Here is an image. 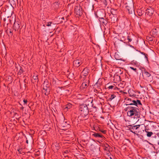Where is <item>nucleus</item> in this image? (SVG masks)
<instances>
[{
	"mask_svg": "<svg viewBox=\"0 0 159 159\" xmlns=\"http://www.w3.org/2000/svg\"><path fill=\"white\" fill-rule=\"evenodd\" d=\"M153 134V133L152 132H148L147 133V136L148 137H150Z\"/></svg>",
	"mask_w": 159,
	"mask_h": 159,
	"instance_id": "412c9836",
	"label": "nucleus"
},
{
	"mask_svg": "<svg viewBox=\"0 0 159 159\" xmlns=\"http://www.w3.org/2000/svg\"><path fill=\"white\" fill-rule=\"evenodd\" d=\"M17 151L20 154H21L22 152V149L19 148V149H18Z\"/></svg>",
	"mask_w": 159,
	"mask_h": 159,
	"instance_id": "7c9ffc66",
	"label": "nucleus"
},
{
	"mask_svg": "<svg viewBox=\"0 0 159 159\" xmlns=\"http://www.w3.org/2000/svg\"><path fill=\"white\" fill-rule=\"evenodd\" d=\"M116 97V96L114 94L111 95L110 97H109L108 100L110 101H111L113 98Z\"/></svg>",
	"mask_w": 159,
	"mask_h": 159,
	"instance_id": "393cba45",
	"label": "nucleus"
},
{
	"mask_svg": "<svg viewBox=\"0 0 159 159\" xmlns=\"http://www.w3.org/2000/svg\"><path fill=\"white\" fill-rule=\"evenodd\" d=\"M127 39L128 40L129 42H131L132 41V39H131L130 36H128L127 37Z\"/></svg>",
	"mask_w": 159,
	"mask_h": 159,
	"instance_id": "c756f323",
	"label": "nucleus"
},
{
	"mask_svg": "<svg viewBox=\"0 0 159 159\" xmlns=\"http://www.w3.org/2000/svg\"><path fill=\"white\" fill-rule=\"evenodd\" d=\"M101 2L104 4V7H105L107 5V1H102Z\"/></svg>",
	"mask_w": 159,
	"mask_h": 159,
	"instance_id": "cd10ccee",
	"label": "nucleus"
},
{
	"mask_svg": "<svg viewBox=\"0 0 159 159\" xmlns=\"http://www.w3.org/2000/svg\"><path fill=\"white\" fill-rule=\"evenodd\" d=\"M20 21L15 20L14 24V29L15 31L18 30L20 28Z\"/></svg>",
	"mask_w": 159,
	"mask_h": 159,
	"instance_id": "1a4fd4ad",
	"label": "nucleus"
},
{
	"mask_svg": "<svg viewBox=\"0 0 159 159\" xmlns=\"http://www.w3.org/2000/svg\"><path fill=\"white\" fill-rule=\"evenodd\" d=\"M71 107L72 104L70 103H69L66 105L65 108H67V109H70Z\"/></svg>",
	"mask_w": 159,
	"mask_h": 159,
	"instance_id": "a878e982",
	"label": "nucleus"
},
{
	"mask_svg": "<svg viewBox=\"0 0 159 159\" xmlns=\"http://www.w3.org/2000/svg\"><path fill=\"white\" fill-rule=\"evenodd\" d=\"M69 152V151L67 150H66L64 152V153L67 154V153H68Z\"/></svg>",
	"mask_w": 159,
	"mask_h": 159,
	"instance_id": "ea45409f",
	"label": "nucleus"
},
{
	"mask_svg": "<svg viewBox=\"0 0 159 159\" xmlns=\"http://www.w3.org/2000/svg\"><path fill=\"white\" fill-rule=\"evenodd\" d=\"M159 33V28H154L152 30V34L154 36H157Z\"/></svg>",
	"mask_w": 159,
	"mask_h": 159,
	"instance_id": "9b49d317",
	"label": "nucleus"
},
{
	"mask_svg": "<svg viewBox=\"0 0 159 159\" xmlns=\"http://www.w3.org/2000/svg\"><path fill=\"white\" fill-rule=\"evenodd\" d=\"M156 134L157 136L159 137V133H157Z\"/></svg>",
	"mask_w": 159,
	"mask_h": 159,
	"instance_id": "37998d69",
	"label": "nucleus"
},
{
	"mask_svg": "<svg viewBox=\"0 0 159 159\" xmlns=\"http://www.w3.org/2000/svg\"><path fill=\"white\" fill-rule=\"evenodd\" d=\"M89 72V69L88 67H85L83 70L82 73L83 75L85 76H86L88 74Z\"/></svg>",
	"mask_w": 159,
	"mask_h": 159,
	"instance_id": "9d476101",
	"label": "nucleus"
},
{
	"mask_svg": "<svg viewBox=\"0 0 159 159\" xmlns=\"http://www.w3.org/2000/svg\"><path fill=\"white\" fill-rule=\"evenodd\" d=\"M115 87V86H113V85H111V86H109L108 87V88L109 89H113V88H114Z\"/></svg>",
	"mask_w": 159,
	"mask_h": 159,
	"instance_id": "72a5a7b5",
	"label": "nucleus"
},
{
	"mask_svg": "<svg viewBox=\"0 0 159 159\" xmlns=\"http://www.w3.org/2000/svg\"><path fill=\"white\" fill-rule=\"evenodd\" d=\"M93 99H89L87 101L86 104H83L79 107V112L82 117H84L88 115L89 113V109L88 106L89 107H91L95 108L96 110L97 107L93 106Z\"/></svg>",
	"mask_w": 159,
	"mask_h": 159,
	"instance_id": "f257e3e1",
	"label": "nucleus"
},
{
	"mask_svg": "<svg viewBox=\"0 0 159 159\" xmlns=\"http://www.w3.org/2000/svg\"><path fill=\"white\" fill-rule=\"evenodd\" d=\"M24 107H23L22 108V109H23Z\"/></svg>",
	"mask_w": 159,
	"mask_h": 159,
	"instance_id": "603ef678",
	"label": "nucleus"
},
{
	"mask_svg": "<svg viewBox=\"0 0 159 159\" xmlns=\"http://www.w3.org/2000/svg\"><path fill=\"white\" fill-rule=\"evenodd\" d=\"M16 2H17V4H18L19 3V1H16Z\"/></svg>",
	"mask_w": 159,
	"mask_h": 159,
	"instance_id": "c03bdc74",
	"label": "nucleus"
},
{
	"mask_svg": "<svg viewBox=\"0 0 159 159\" xmlns=\"http://www.w3.org/2000/svg\"><path fill=\"white\" fill-rule=\"evenodd\" d=\"M75 12L78 16H80L82 14V8L79 5L76 6L75 7Z\"/></svg>",
	"mask_w": 159,
	"mask_h": 159,
	"instance_id": "7ed1b4c3",
	"label": "nucleus"
},
{
	"mask_svg": "<svg viewBox=\"0 0 159 159\" xmlns=\"http://www.w3.org/2000/svg\"><path fill=\"white\" fill-rule=\"evenodd\" d=\"M52 22H49L48 23H47V24L46 25L47 26H51V25L52 24Z\"/></svg>",
	"mask_w": 159,
	"mask_h": 159,
	"instance_id": "2f4dec72",
	"label": "nucleus"
},
{
	"mask_svg": "<svg viewBox=\"0 0 159 159\" xmlns=\"http://www.w3.org/2000/svg\"><path fill=\"white\" fill-rule=\"evenodd\" d=\"M82 63L83 62L81 59H77L73 61V65L75 67H79Z\"/></svg>",
	"mask_w": 159,
	"mask_h": 159,
	"instance_id": "39448f33",
	"label": "nucleus"
},
{
	"mask_svg": "<svg viewBox=\"0 0 159 159\" xmlns=\"http://www.w3.org/2000/svg\"><path fill=\"white\" fill-rule=\"evenodd\" d=\"M135 126H136V128H137V129L139 128L140 125H135Z\"/></svg>",
	"mask_w": 159,
	"mask_h": 159,
	"instance_id": "58836bf2",
	"label": "nucleus"
},
{
	"mask_svg": "<svg viewBox=\"0 0 159 159\" xmlns=\"http://www.w3.org/2000/svg\"><path fill=\"white\" fill-rule=\"evenodd\" d=\"M128 129L130 131V132L133 133L134 134H136L135 131V130H137L136 126L134 125V124L130 125L127 126Z\"/></svg>",
	"mask_w": 159,
	"mask_h": 159,
	"instance_id": "423d86ee",
	"label": "nucleus"
},
{
	"mask_svg": "<svg viewBox=\"0 0 159 159\" xmlns=\"http://www.w3.org/2000/svg\"><path fill=\"white\" fill-rule=\"evenodd\" d=\"M130 68L131 69H132V70H134V71L135 72H137V69L136 68H134V67H130Z\"/></svg>",
	"mask_w": 159,
	"mask_h": 159,
	"instance_id": "473e14b6",
	"label": "nucleus"
},
{
	"mask_svg": "<svg viewBox=\"0 0 159 159\" xmlns=\"http://www.w3.org/2000/svg\"><path fill=\"white\" fill-rule=\"evenodd\" d=\"M97 90L96 89L95 90V92H97Z\"/></svg>",
	"mask_w": 159,
	"mask_h": 159,
	"instance_id": "8fccbe9b",
	"label": "nucleus"
},
{
	"mask_svg": "<svg viewBox=\"0 0 159 159\" xmlns=\"http://www.w3.org/2000/svg\"><path fill=\"white\" fill-rule=\"evenodd\" d=\"M132 63L133 64H134L135 65H137L138 64V63L136 61H132Z\"/></svg>",
	"mask_w": 159,
	"mask_h": 159,
	"instance_id": "e433bc0d",
	"label": "nucleus"
},
{
	"mask_svg": "<svg viewBox=\"0 0 159 159\" xmlns=\"http://www.w3.org/2000/svg\"><path fill=\"white\" fill-rule=\"evenodd\" d=\"M6 32L7 34H8V35L9 36H12L13 34L11 30H6Z\"/></svg>",
	"mask_w": 159,
	"mask_h": 159,
	"instance_id": "4be33fe9",
	"label": "nucleus"
},
{
	"mask_svg": "<svg viewBox=\"0 0 159 159\" xmlns=\"http://www.w3.org/2000/svg\"><path fill=\"white\" fill-rule=\"evenodd\" d=\"M154 12V10L152 9L148 8L146 10V13L148 14L149 16L152 15Z\"/></svg>",
	"mask_w": 159,
	"mask_h": 159,
	"instance_id": "4468645a",
	"label": "nucleus"
},
{
	"mask_svg": "<svg viewBox=\"0 0 159 159\" xmlns=\"http://www.w3.org/2000/svg\"><path fill=\"white\" fill-rule=\"evenodd\" d=\"M132 102H133V103H130L129 104H126V105H129V106L134 105L136 107H138V105H142L140 101L139 100H133Z\"/></svg>",
	"mask_w": 159,
	"mask_h": 159,
	"instance_id": "6e6552de",
	"label": "nucleus"
},
{
	"mask_svg": "<svg viewBox=\"0 0 159 159\" xmlns=\"http://www.w3.org/2000/svg\"><path fill=\"white\" fill-rule=\"evenodd\" d=\"M92 135L95 138H102L103 137L102 135L97 133H93L92 134Z\"/></svg>",
	"mask_w": 159,
	"mask_h": 159,
	"instance_id": "2eb2a0df",
	"label": "nucleus"
},
{
	"mask_svg": "<svg viewBox=\"0 0 159 159\" xmlns=\"http://www.w3.org/2000/svg\"><path fill=\"white\" fill-rule=\"evenodd\" d=\"M49 85L44 82L43 84V90L45 92L44 94L46 95H48L50 92V89L49 88Z\"/></svg>",
	"mask_w": 159,
	"mask_h": 159,
	"instance_id": "20e7f679",
	"label": "nucleus"
},
{
	"mask_svg": "<svg viewBox=\"0 0 159 159\" xmlns=\"http://www.w3.org/2000/svg\"><path fill=\"white\" fill-rule=\"evenodd\" d=\"M106 157L107 159H112L113 157L109 151H107L106 154Z\"/></svg>",
	"mask_w": 159,
	"mask_h": 159,
	"instance_id": "f8f14e48",
	"label": "nucleus"
},
{
	"mask_svg": "<svg viewBox=\"0 0 159 159\" xmlns=\"http://www.w3.org/2000/svg\"><path fill=\"white\" fill-rule=\"evenodd\" d=\"M61 126L63 127H64L65 126V125H64L63 124H62Z\"/></svg>",
	"mask_w": 159,
	"mask_h": 159,
	"instance_id": "a18cd8bd",
	"label": "nucleus"
},
{
	"mask_svg": "<svg viewBox=\"0 0 159 159\" xmlns=\"http://www.w3.org/2000/svg\"><path fill=\"white\" fill-rule=\"evenodd\" d=\"M61 19L62 20H64V21H63V20H61V21L62 22H65L67 20V17H65V19L64 18V17H62L61 18Z\"/></svg>",
	"mask_w": 159,
	"mask_h": 159,
	"instance_id": "bb28decb",
	"label": "nucleus"
},
{
	"mask_svg": "<svg viewBox=\"0 0 159 159\" xmlns=\"http://www.w3.org/2000/svg\"><path fill=\"white\" fill-rule=\"evenodd\" d=\"M131 91V90H129L128 91V93L129 94L130 93V92Z\"/></svg>",
	"mask_w": 159,
	"mask_h": 159,
	"instance_id": "de8ad7c7",
	"label": "nucleus"
},
{
	"mask_svg": "<svg viewBox=\"0 0 159 159\" xmlns=\"http://www.w3.org/2000/svg\"><path fill=\"white\" fill-rule=\"evenodd\" d=\"M21 1L20 0L19 1V3H20V4H21Z\"/></svg>",
	"mask_w": 159,
	"mask_h": 159,
	"instance_id": "49530a36",
	"label": "nucleus"
},
{
	"mask_svg": "<svg viewBox=\"0 0 159 159\" xmlns=\"http://www.w3.org/2000/svg\"><path fill=\"white\" fill-rule=\"evenodd\" d=\"M129 6L126 7V8L129 14H132L134 12V10L133 7V4L132 2H131L130 3Z\"/></svg>",
	"mask_w": 159,
	"mask_h": 159,
	"instance_id": "0eeeda50",
	"label": "nucleus"
},
{
	"mask_svg": "<svg viewBox=\"0 0 159 159\" xmlns=\"http://www.w3.org/2000/svg\"><path fill=\"white\" fill-rule=\"evenodd\" d=\"M24 107H23L22 108V109H23Z\"/></svg>",
	"mask_w": 159,
	"mask_h": 159,
	"instance_id": "3c124183",
	"label": "nucleus"
},
{
	"mask_svg": "<svg viewBox=\"0 0 159 159\" xmlns=\"http://www.w3.org/2000/svg\"><path fill=\"white\" fill-rule=\"evenodd\" d=\"M23 102H24V105H25V104H26L27 102V100L24 99L23 100Z\"/></svg>",
	"mask_w": 159,
	"mask_h": 159,
	"instance_id": "c9c22d12",
	"label": "nucleus"
},
{
	"mask_svg": "<svg viewBox=\"0 0 159 159\" xmlns=\"http://www.w3.org/2000/svg\"><path fill=\"white\" fill-rule=\"evenodd\" d=\"M148 40L150 41H152L153 40V38L152 37H150L149 38V39H148Z\"/></svg>",
	"mask_w": 159,
	"mask_h": 159,
	"instance_id": "4c0bfd02",
	"label": "nucleus"
},
{
	"mask_svg": "<svg viewBox=\"0 0 159 159\" xmlns=\"http://www.w3.org/2000/svg\"><path fill=\"white\" fill-rule=\"evenodd\" d=\"M137 12L138 13V15L139 16H141L143 14V11L140 9H139L137 10ZM144 12L143 11V12Z\"/></svg>",
	"mask_w": 159,
	"mask_h": 159,
	"instance_id": "aec40b11",
	"label": "nucleus"
},
{
	"mask_svg": "<svg viewBox=\"0 0 159 159\" xmlns=\"http://www.w3.org/2000/svg\"><path fill=\"white\" fill-rule=\"evenodd\" d=\"M20 70L18 72V75H20L23 73V70L22 68L20 66Z\"/></svg>",
	"mask_w": 159,
	"mask_h": 159,
	"instance_id": "5701e85b",
	"label": "nucleus"
},
{
	"mask_svg": "<svg viewBox=\"0 0 159 159\" xmlns=\"http://www.w3.org/2000/svg\"><path fill=\"white\" fill-rule=\"evenodd\" d=\"M10 1V2H11V4H15V1ZM15 4H16V3H15Z\"/></svg>",
	"mask_w": 159,
	"mask_h": 159,
	"instance_id": "f704fd0d",
	"label": "nucleus"
},
{
	"mask_svg": "<svg viewBox=\"0 0 159 159\" xmlns=\"http://www.w3.org/2000/svg\"><path fill=\"white\" fill-rule=\"evenodd\" d=\"M88 85V84L86 82H84L82 83L80 87V88L81 89H85L87 88Z\"/></svg>",
	"mask_w": 159,
	"mask_h": 159,
	"instance_id": "dca6fc26",
	"label": "nucleus"
},
{
	"mask_svg": "<svg viewBox=\"0 0 159 159\" xmlns=\"http://www.w3.org/2000/svg\"><path fill=\"white\" fill-rule=\"evenodd\" d=\"M109 146L108 144H106L105 145H104V150L107 151V150H109Z\"/></svg>",
	"mask_w": 159,
	"mask_h": 159,
	"instance_id": "b1692460",
	"label": "nucleus"
},
{
	"mask_svg": "<svg viewBox=\"0 0 159 159\" xmlns=\"http://www.w3.org/2000/svg\"><path fill=\"white\" fill-rule=\"evenodd\" d=\"M26 143H28V141L27 140H26Z\"/></svg>",
	"mask_w": 159,
	"mask_h": 159,
	"instance_id": "09e8293b",
	"label": "nucleus"
},
{
	"mask_svg": "<svg viewBox=\"0 0 159 159\" xmlns=\"http://www.w3.org/2000/svg\"><path fill=\"white\" fill-rule=\"evenodd\" d=\"M102 133L105 134L106 133V130H102L101 131Z\"/></svg>",
	"mask_w": 159,
	"mask_h": 159,
	"instance_id": "a19ab883",
	"label": "nucleus"
},
{
	"mask_svg": "<svg viewBox=\"0 0 159 159\" xmlns=\"http://www.w3.org/2000/svg\"><path fill=\"white\" fill-rule=\"evenodd\" d=\"M127 1V2L125 3L126 5L125 7L129 6V5L130 4V3H131V2H132L133 4V7H134V2H133V1Z\"/></svg>",
	"mask_w": 159,
	"mask_h": 159,
	"instance_id": "f3484780",
	"label": "nucleus"
},
{
	"mask_svg": "<svg viewBox=\"0 0 159 159\" xmlns=\"http://www.w3.org/2000/svg\"><path fill=\"white\" fill-rule=\"evenodd\" d=\"M33 78L36 81H38V78L37 76L34 75L33 76Z\"/></svg>",
	"mask_w": 159,
	"mask_h": 159,
	"instance_id": "c85d7f7f",
	"label": "nucleus"
},
{
	"mask_svg": "<svg viewBox=\"0 0 159 159\" xmlns=\"http://www.w3.org/2000/svg\"><path fill=\"white\" fill-rule=\"evenodd\" d=\"M125 111H127V116L132 118L136 119L137 122L139 119V110L137 107L134 106H129L125 109Z\"/></svg>",
	"mask_w": 159,
	"mask_h": 159,
	"instance_id": "f03ea898",
	"label": "nucleus"
},
{
	"mask_svg": "<svg viewBox=\"0 0 159 159\" xmlns=\"http://www.w3.org/2000/svg\"><path fill=\"white\" fill-rule=\"evenodd\" d=\"M143 74L147 77H149L151 76V75L150 73L145 70L144 71Z\"/></svg>",
	"mask_w": 159,
	"mask_h": 159,
	"instance_id": "a211bd4d",
	"label": "nucleus"
},
{
	"mask_svg": "<svg viewBox=\"0 0 159 159\" xmlns=\"http://www.w3.org/2000/svg\"><path fill=\"white\" fill-rule=\"evenodd\" d=\"M99 20L100 23H101L103 25H106L107 23V21L103 17H100Z\"/></svg>",
	"mask_w": 159,
	"mask_h": 159,
	"instance_id": "ddd939ff",
	"label": "nucleus"
},
{
	"mask_svg": "<svg viewBox=\"0 0 159 159\" xmlns=\"http://www.w3.org/2000/svg\"><path fill=\"white\" fill-rule=\"evenodd\" d=\"M140 52L141 54H142L144 56L145 58L146 59V60H147V61H148V54L144 52Z\"/></svg>",
	"mask_w": 159,
	"mask_h": 159,
	"instance_id": "6ab92c4d",
	"label": "nucleus"
},
{
	"mask_svg": "<svg viewBox=\"0 0 159 159\" xmlns=\"http://www.w3.org/2000/svg\"><path fill=\"white\" fill-rule=\"evenodd\" d=\"M148 129H146V128H145V132L147 133V132H148Z\"/></svg>",
	"mask_w": 159,
	"mask_h": 159,
	"instance_id": "79ce46f5",
	"label": "nucleus"
}]
</instances>
